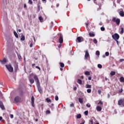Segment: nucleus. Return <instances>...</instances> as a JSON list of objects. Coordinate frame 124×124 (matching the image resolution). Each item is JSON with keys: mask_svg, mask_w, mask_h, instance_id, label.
Instances as JSON below:
<instances>
[{"mask_svg": "<svg viewBox=\"0 0 124 124\" xmlns=\"http://www.w3.org/2000/svg\"><path fill=\"white\" fill-rule=\"evenodd\" d=\"M10 117L11 119H13V118H14V116L13 115V114H10Z\"/></svg>", "mask_w": 124, "mask_h": 124, "instance_id": "obj_46", "label": "nucleus"}, {"mask_svg": "<svg viewBox=\"0 0 124 124\" xmlns=\"http://www.w3.org/2000/svg\"><path fill=\"white\" fill-rule=\"evenodd\" d=\"M120 82H124V77L120 78Z\"/></svg>", "mask_w": 124, "mask_h": 124, "instance_id": "obj_36", "label": "nucleus"}, {"mask_svg": "<svg viewBox=\"0 0 124 124\" xmlns=\"http://www.w3.org/2000/svg\"><path fill=\"white\" fill-rule=\"evenodd\" d=\"M85 124V121H83V122H82L81 123H80V124Z\"/></svg>", "mask_w": 124, "mask_h": 124, "instance_id": "obj_64", "label": "nucleus"}, {"mask_svg": "<svg viewBox=\"0 0 124 124\" xmlns=\"http://www.w3.org/2000/svg\"><path fill=\"white\" fill-rule=\"evenodd\" d=\"M80 78H81V79H84V76H81L80 77Z\"/></svg>", "mask_w": 124, "mask_h": 124, "instance_id": "obj_62", "label": "nucleus"}, {"mask_svg": "<svg viewBox=\"0 0 124 124\" xmlns=\"http://www.w3.org/2000/svg\"><path fill=\"white\" fill-rule=\"evenodd\" d=\"M90 57V54L89 53V50L88 49H87L85 51V55L84 56V59L85 60H88V58Z\"/></svg>", "mask_w": 124, "mask_h": 124, "instance_id": "obj_8", "label": "nucleus"}, {"mask_svg": "<svg viewBox=\"0 0 124 124\" xmlns=\"http://www.w3.org/2000/svg\"><path fill=\"white\" fill-rule=\"evenodd\" d=\"M77 119H81L82 118V115L81 114H78V115H77Z\"/></svg>", "mask_w": 124, "mask_h": 124, "instance_id": "obj_30", "label": "nucleus"}, {"mask_svg": "<svg viewBox=\"0 0 124 124\" xmlns=\"http://www.w3.org/2000/svg\"><path fill=\"white\" fill-rule=\"evenodd\" d=\"M6 62H7V60L5 58H3V60H0V62L1 64H5V63H6Z\"/></svg>", "mask_w": 124, "mask_h": 124, "instance_id": "obj_12", "label": "nucleus"}, {"mask_svg": "<svg viewBox=\"0 0 124 124\" xmlns=\"http://www.w3.org/2000/svg\"><path fill=\"white\" fill-rule=\"evenodd\" d=\"M87 92L88 93H92V89H88L87 90Z\"/></svg>", "mask_w": 124, "mask_h": 124, "instance_id": "obj_34", "label": "nucleus"}, {"mask_svg": "<svg viewBox=\"0 0 124 124\" xmlns=\"http://www.w3.org/2000/svg\"><path fill=\"white\" fill-rule=\"evenodd\" d=\"M97 67L98 68H102V65H101V64H98L97 65Z\"/></svg>", "mask_w": 124, "mask_h": 124, "instance_id": "obj_37", "label": "nucleus"}, {"mask_svg": "<svg viewBox=\"0 0 124 124\" xmlns=\"http://www.w3.org/2000/svg\"><path fill=\"white\" fill-rule=\"evenodd\" d=\"M95 54H96V56H99V55H100V52H99V51L97 50L96 51Z\"/></svg>", "mask_w": 124, "mask_h": 124, "instance_id": "obj_33", "label": "nucleus"}, {"mask_svg": "<svg viewBox=\"0 0 124 124\" xmlns=\"http://www.w3.org/2000/svg\"><path fill=\"white\" fill-rule=\"evenodd\" d=\"M49 107L51 108V110H54V104H51L50 106H49Z\"/></svg>", "mask_w": 124, "mask_h": 124, "instance_id": "obj_28", "label": "nucleus"}, {"mask_svg": "<svg viewBox=\"0 0 124 124\" xmlns=\"http://www.w3.org/2000/svg\"><path fill=\"white\" fill-rule=\"evenodd\" d=\"M112 37L113 39H114V40H118L120 38V35L119 34L115 33L114 35H112Z\"/></svg>", "mask_w": 124, "mask_h": 124, "instance_id": "obj_2", "label": "nucleus"}, {"mask_svg": "<svg viewBox=\"0 0 124 124\" xmlns=\"http://www.w3.org/2000/svg\"><path fill=\"white\" fill-rule=\"evenodd\" d=\"M86 106H87V107H88V108H90V107H91V105L89 104H87L86 105Z\"/></svg>", "mask_w": 124, "mask_h": 124, "instance_id": "obj_49", "label": "nucleus"}, {"mask_svg": "<svg viewBox=\"0 0 124 124\" xmlns=\"http://www.w3.org/2000/svg\"><path fill=\"white\" fill-rule=\"evenodd\" d=\"M88 80H92V77H89L88 78Z\"/></svg>", "mask_w": 124, "mask_h": 124, "instance_id": "obj_60", "label": "nucleus"}, {"mask_svg": "<svg viewBox=\"0 0 124 124\" xmlns=\"http://www.w3.org/2000/svg\"><path fill=\"white\" fill-rule=\"evenodd\" d=\"M34 79L35 81L36 82V85H40V83L39 82V79H38V77L37 76L35 75L34 76Z\"/></svg>", "mask_w": 124, "mask_h": 124, "instance_id": "obj_7", "label": "nucleus"}, {"mask_svg": "<svg viewBox=\"0 0 124 124\" xmlns=\"http://www.w3.org/2000/svg\"><path fill=\"white\" fill-rule=\"evenodd\" d=\"M37 87L40 93H43V91H42V89H41V88L40 87V84L37 85Z\"/></svg>", "mask_w": 124, "mask_h": 124, "instance_id": "obj_13", "label": "nucleus"}, {"mask_svg": "<svg viewBox=\"0 0 124 124\" xmlns=\"http://www.w3.org/2000/svg\"><path fill=\"white\" fill-rule=\"evenodd\" d=\"M14 34L16 38H19V35H18V34L17 33V32H16V31H14Z\"/></svg>", "mask_w": 124, "mask_h": 124, "instance_id": "obj_18", "label": "nucleus"}, {"mask_svg": "<svg viewBox=\"0 0 124 124\" xmlns=\"http://www.w3.org/2000/svg\"><path fill=\"white\" fill-rule=\"evenodd\" d=\"M31 106H32V107H34V97L33 96H31Z\"/></svg>", "mask_w": 124, "mask_h": 124, "instance_id": "obj_11", "label": "nucleus"}, {"mask_svg": "<svg viewBox=\"0 0 124 124\" xmlns=\"http://www.w3.org/2000/svg\"><path fill=\"white\" fill-rule=\"evenodd\" d=\"M55 100L56 101H58V100H59V96L58 95L55 96Z\"/></svg>", "mask_w": 124, "mask_h": 124, "instance_id": "obj_41", "label": "nucleus"}, {"mask_svg": "<svg viewBox=\"0 0 124 124\" xmlns=\"http://www.w3.org/2000/svg\"><path fill=\"white\" fill-rule=\"evenodd\" d=\"M24 8H26V7H27V4H24Z\"/></svg>", "mask_w": 124, "mask_h": 124, "instance_id": "obj_61", "label": "nucleus"}, {"mask_svg": "<svg viewBox=\"0 0 124 124\" xmlns=\"http://www.w3.org/2000/svg\"><path fill=\"white\" fill-rule=\"evenodd\" d=\"M98 104H99V105H103V103L102 102H101V101H100L98 103Z\"/></svg>", "mask_w": 124, "mask_h": 124, "instance_id": "obj_43", "label": "nucleus"}, {"mask_svg": "<svg viewBox=\"0 0 124 124\" xmlns=\"http://www.w3.org/2000/svg\"><path fill=\"white\" fill-rule=\"evenodd\" d=\"M77 83L79 85H82V80L80 79H78L77 81Z\"/></svg>", "mask_w": 124, "mask_h": 124, "instance_id": "obj_24", "label": "nucleus"}, {"mask_svg": "<svg viewBox=\"0 0 124 124\" xmlns=\"http://www.w3.org/2000/svg\"><path fill=\"white\" fill-rule=\"evenodd\" d=\"M124 32V29L123 27L121 28V31L120 32V34H123Z\"/></svg>", "mask_w": 124, "mask_h": 124, "instance_id": "obj_23", "label": "nucleus"}, {"mask_svg": "<svg viewBox=\"0 0 124 124\" xmlns=\"http://www.w3.org/2000/svg\"><path fill=\"white\" fill-rule=\"evenodd\" d=\"M17 57L18 60H22V56H21V55L20 54H17Z\"/></svg>", "mask_w": 124, "mask_h": 124, "instance_id": "obj_31", "label": "nucleus"}, {"mask_svg": "<svg viewBox=\"0 0 124 124\" xmlns=\"http://www.w3.org/2000/svg\"><path fill=\"white\" fill-rule=\"evenodd\" d=\"M118 104L119 106L122 105L124 107V99H121L118 102Z\"/></svg>", "mask_w": 124, "mask_h": 124, "instance_id": "obj_6", "label": "nucleus"}, {"mask_svg": "<svg viewBox=\"0 0 124 124\" xmlns=\"http://www.w3.org/2000/svg\"><path fill=\"white\" fill-rule=\"evenodd\" d=\"M14 100L15 102H20V101H21V97H20V96H16L15 97Z\"/></svg>", "mask_w": 124, "mask_h": 124, "instance_id": "obj_10", "label": "nucleus"}, {"mask_svg": "<svg viewBox=\"0 0 124 124\" xmlns=\"http://www.w3.org/2000/svg\"><path fill=\"white\" fill-rule=\"evenodd\" d=\"M96 109L98 112H101L102 110V108H101V107L97 106Z\"/></svg>", "mask_w": 124, "mask_h": 124, "instance_id": "obj_15", "label": "nucleus"}, {"mask_svg": "<svg viewBox=\"0 0 124 124\" xmlns=\"http://www.w3.org/2000/svg\"><path fill=\"white\" fill-rule=\"evenodd\" d=\"M119 15L121 17H124V11H121L119 13Z\"/></svg>", "mask_w": 124, "mask_h": 124, "instance_id": "obj_17", "label": "nucleus"}, {"mask_svg": "<svg viewBox=\"0 0 124 124\" xmlns=\"http://www.w3.org/2000/svg\"><path fill=\"white\" fill-rule=\"evenodd\" d=\"M98 93L99 94H100L101 93V90H98Z\"/></svg>", "mask_w": 124, "mask_h": 124, "instance_id": "obj_51", "label": "nucleus"}, {"mask_svg": "<svg viewBox=\"0 0 124 124\" xmlns=\"http://www.w3.org/2000/svg\"><path fill=\"white\" fill-rule=\"evenodd\" d=\"M32 46H33V44H32V42H31L30 44V47H31H31H32Z\"/></svg>", "mask_w": 124, "mask_h": 124, "instance_id": "obj_50", "label": "nucleus"}, {"mask_svg": "<svg viewBox=\"0 0 124 124\" xmlns=\"http://www.w3.org/2000/svg\"><path fill=\"white\" fill-rule=\"evenodd\" d=\"M111 76H114V75H116V72L115 71H111L110 73Z\"/></svg>", "mask_w": 124, "mask_h": 124, "instance_id": "obj_22", "label": "nucleus"}, {"mask_svg": "<svg viewBox=\"0 0 124 124\" xmlns=\"http://www.w3.org/2000/svg\"><path fill=\"white\" fill-rule=\"evenodd\" d=\"M39 20L41 23H43V17L42 16L39 17Z\"/></svg>", "mask_w": 124, "mask_h": 124, "instance_id": "obj_21", "label": "nucleus"}, {"mask_svg": "<svg viewBox=\"0 0 124 124\" xmlns=\"http://www.w3.org/2000/svg\"><path fill=\"white\" fill-rule=\"evenodd\" d=\"M115 41H116L117 45H119V41H118V40H115Z\"/></svg>", "mask_w": 124, "mask_h": 124, "instance_id": "obj_56", "label": "nucleus"}, {"mask_svg": "<svg viewBox=\"0 0 124 124\" xmlns=\"http://www.w3.org/2000/svg\"><path fill=\"white\" fill-rule=\"evenodd\" d=\"M119 93H123V89H121V90H119Z\"/></svg>", "mask_w": 124, "mask_h": 124, "instance_id": "obj_52", "label": "nucleus"}, {"mask_svg": "<svg viewBox=\"0 0 124 124\" xmlns=\"http://www.w3.org/2000/svg\"><path fill=\"white\" fill-rule=\"evenodd\" d=\"M13 63L14 64L15 71H17V70L19 69V68L18 67V64H17V62H16V61H14L13 62Z\"/></svg>", "mask_w": 124, "mask_h": 124, "instance_id": "obj_3", "label": "nucleus"}, {"mask_svg": "<svg viewBox=\"0 0 124 124\" xmlns=\"http://www.w3.org/2000/svg\"><path fill=\"white\" fill-rule=\"evenodd\" d=\"M61 47H62V44H61L59 45L58 48H61Z\"/></svg>", "mask_w": 124, "mask_h": 124, "instance_id": "obj_55", "label": "nucleus"}, {"mask_svg": "<svg viewBox=\"0 0 124 124\" xmlns=\"http://www.w3.org/2000/svg\"><path fill=\"white\" fill-rule=\"evenodd\" d=\"M84 114L85 116H87L88 114H89V111L88 110L84 111Z\"/></svg>", "mask_w": 124, "mask_h": 124, "instance_id": "obj_39", "label": "nucleus"}, {"mask_svg": "<svg viewBox=\"0 0 124 124\" xmlns=\"http://www.w3.org/2000/svg\"><path fill=\"white\" fill-rule=\"evenodd\" d=\"M70 107H74V104L72 103L70 105Z\"/></svg>", "mask_w": 124, "mask_h": 124, "instance_id": "obj_47", "label": "nucleus"}, {"mask_svg": "<svg viewBox=\"0 0 124 124\" xmlns=\"http://www.w3.org/2000/svg\"><path fill=\"white\" fill-rule=\"evenodd\" d=\"M20 40H22V41H24L25 40V35H24V34L21 35V38L20 39Z\"/></svg>", "mask_w": 124, "mask_h": 124, "instance_id": "obj_26", "label": "nucleus"}, {"mask_svg": "<svg viewBox=\"0 0 124 124\" xmlns=\"http://www.w3.org/2000/svg\"><path fill=\"white\" fill-rule=\"evenodd\" d=\"M89 35L90 37H94L95 36V34L93 32H89Z\"/></svg>", "mask_w": 124, "mask_h": 124, "instance_id": "obj_16", "label": "nucleus"}, {"mask_svg": "<svg viewBox=\"0 0 124 124\" xmlns=\"http://www.w3.org/2000/svg\"><path fill=\"white\" fill-rule=\"evenodd\" d=\"M90 123H91V124H93V121L91 120Z\"/></svg>", "mask_w": 124, "mask_h": 124, "instance_id": "obj_58", "label": "nucleus"}, {"mask_svg": "<svg viewBox=\"0 0 124 124\" xmlns=\"http://www.w3.org/2000/svg\"><path fill=\"white\" fill-rule=\"evenodd\" d=\"M5 66L10 72H13V67L11 65H5Z\"/></svg>", "mask_w": 124, "mask_h": 124, "instance_id": "obj_4", "label": "nucleus"}, {"mask_svg": "<svg viewBox=\"0 0 124 124\" xmlns=\"http://www.w3.org/2000/svg\"><path fill=\"white\" fill-rule=\"evenodd\" d=\"M36 68H37V69H39V70H40V67H39V66H36Z\"/></svg>", "mask_w": 124, "mask_h": 124, "instance_id": "obj_53", "label": "nucleus"}, {"mask_svg": "<svg viewBox=\"0 0 124 124\" xmlns=\"http://www.w3.org/2000/svg\"><path fill=\"white\" fill-rule=\"evenodd\" d=\"M42 1H43V2H44L45 3H46V0H42Z\"/></svg>", "mask_w": 124, "mask_h": 124, "instance_id": "obj_59", "label": "nucleus"}, {"mask_svg": "<svg viewBox=\"0 0 124 124\" xmlns=\"http://www.w3.org/2000/svg\"><path fill=\"white\" fill-rule=\"evenodd\" d=\"M101 31H105V28H104V27H102L100 28Z\"/></svg>", "mask_w": 124, "mask_h": 124, "instance_id": "obj_38", "label": "nucleus"}, {"mask_svg": "<svg viewBox=\"0 0 124 124\" xmlns=\"http://www.w3.org/2000/svg\"><path fill=\"white\" fill-rule=\"evenodd\" d=\"M46 100L47 102H51V99L49 98H46Z\"/></svg>", "mask_w": 124, "mask_h": 124, "instance_id": "obj_35", "label": "nucleus"}, {"mask_svg": "<svg viewBox=\"0 0 124 124\" xmlns=\"http://www.w3.org/2000/svg\"><path fill=\"white\" fill-rule=\"evenodd\" d=\"M30 82L31 84H33V83H34V79H33V78H31L30 79Z\"/></svg>", "mask_w": 124, "mask_h": 124, "instance_id": "obj_27", "label": "nucleus"}, {"mask_svg": "<svg viewBox=\"0 0 124 124\" xmlns=\"http://www.w3.org/2000/svg\"><path fill=\"white\" fill-rule=\"evenodd\" d=\"M46 114H50L51 113V111H50V110H47L46 111Z\"/></svg>", "mask_w": 124, "mask_h": 124, "instance_id": "obj_42", "label": "nucleus"}, {"mask_svg": "<svg viewBox=\"0 0 124 124\" xmlns=\"http://www.w3.org/2000/svg\"><path fill=\"white\" fill-rule=\"evenodd\" d=\"M60 66L62 68L64 67V64L63 62H60Z\"/></svg>", "mask_w": 124, "mask_h": 124, "instance_id": "obj_29", "label": "nucleus"}, {"mask_svg": "<svg viewBox=\"0 0 124 124\" xmlns=\"http://www.w3.org/2000/svg\"><path fill=\"white\" fill-rule=\"evenodd\" d=\"M0 108H1L2 110H5V108H4V106L3 105V103L1 101H0Z\"/></svg>", "mask_w": 124, "mask_h": 124, "instance_id": "obj_14", "label": "nucleus"}, {"mask_svg": "<svg viewBox=\"0 0 124 124\" xmlns=\"http://www.w3.org/2000/svg\"><path fill=\"white\" fill-rule=\"evenodd\" d=\"M93 43H94V44H97V40H96V39H95V38L93 39Z\"/></svg>", "mask_w": 124, "mask_h": 124, "instance_id": "obj_32", "label": "nucleus"}, {"mask_svg": "<svg viewBox=\"0 0 124 124\" xmlns=\"http://www.w3.org/2000/svg\"><path fill=\"white\" fill-rule=\"evenodd\" d=\"M84 41V38L83 37L79 36L77 38L76 42H78V43H80V42H82Z\"/></svg>", "mask_w": 124, "mask_h": 124, "instance_id": "obj_5", "label": "nucleus"}, {"mask_svg": "<svg viewBox=\"0 0 124 124\" xmlns=\"http://www.w3.org/2000/svg\"><path fill=\"white\" fill-rule=\"evenodd\" d=\"M109 52L107 51L105 52V56H106V57H108V56H109Z\"/></svg>", "mask_w": 124, "mask_h": 124, "instance_id": "obj_40", "label": "nucleus"}, {"mask_svg": "<svg viewBox=\"0 0 124 124\" xmlns=\"http://www.w3.org/2000/svg\"><path fill=\"white\" fill-rule=\"evenodd\" d=\"M106 55H103L102 56V57H103V58H106Z\"/></svg>", "mask_w": 124, "mask_h": 124, "instance_id": "obj_63", "label": "nucleus"}, {"mask_svg": "<svg viewBox=\"0 0 124 124\" xmlns=\"http://www.w3.org/2000/svg\"><path fill=\"white\" fill-rule=\"evenodd\" d=\"M78 101L80 103V104H83V98H79Z\"/></svg>", "mask_w": 124, "mask_h": 124, "instance_id": "obj_20", "label": "nucleus"}, {"mask_svg": "<svg viewBox=\"0 0 124 124\" xmlns=\"http://www.w3.org/2000/svg\"><path fill=\"white\" fill-rule=\"evenodd\" d=\"M37 12H39V11H40V5L39 4V3H38L37 4Z\"/></svg>", "mask_w": 124, "mask_h": 124, "instance_id": "obj_19", "label": "nucleus"}, {"mask_svg": "<svg viewBox=\"0 0 124 124\" xmlns=\"http://www.w3.org/2000/svg\"><path fill=\"white\" fill-rule=\"evenodd\" d=\"M53 27V22H51V25H50V28H52Z\"/></svg>", "mask_w": 124, "mask_h": 124, "instance_id": "obj_57", "label": "nucleus"}, {"mask_svg": "<svg viewBox=\"0 0 124 124\" xmlns=\"http://www.w3.org/2000/svg\"><path fill=\"white\" fill-rule=\"evenodd\" d=\"M85 75H90V72L89 71H86L85 72Z\"/></svg>", "mask_w": 124, "mask_h": 124, "instance_id": "obj_44", "label": "nucleus"}, {"mask_svg": "<svg viewBox=\"0 0 124 124\" xmlns=\"http://www.w3.org/2000/svg\"><path fill=\"white\" fill-rule=\"evenodd\" d=\"M124 62V59H121L120 60V62Z\"/></svg>", "mask_w": 124, "mask_h": 124, "instance_id": "obj_48", "label": "nucleus"}, {"mask_svg": "<svg viewBox=\"0 0 124 124\" xmlns=\"http://www.w3.org/2000/svg\"><path fill=\"white\" fill-rule=\"evenodd\" d=\"M29 4H32V0H29Z\"/></svg>", "mask_w": 124, "mask_h": 124, "instance_id": "obj_45", "label": "nucleus"}, {"mask_svg": "<svg viewBox=\"0 0 124 124\" xmlns=\"http://www.w3.org/2000/svg\"><path fill=\"white\" fill-rule=\"evenodd\" d=\"M112 21H113L114 23H116L118 26H119V25H120V23H121V20L120 18H117L116 19V17H113Z\"/></svg>", "mask_w": 124, "mask_h": 124, "instance_id": "obj_1", "label": "nucleus"}, {"mask_svg": "<svg viewBox=\"0 0 124 124\" xmlns=\"http://www.w3.org/2000/svg\"><path fill=\"white\" fill-rule=\"evenodd\" d=\"M86 89H91L92 88V85L90 84H87L86 86Z\"/></svg>", "mask_w": 124, "mask_h": 124, "instance_id": "obj_25", "label": "nucleus"}, {"mask_svg": "<svg viewBox=\"0 0 124 124\" xmlns=\"http://www.w3.org/2000/svg\"><path fill=\"white\" fill-rule=\"evenodd\" d=\"M59 42L61 44H62V43L63 42V38L62 37V34H60V38L59 39Z\"/></svg>", "mask_w": 124, "mask_h": 124, "instance_id": "obj_9", "label": "nucleus"}, {"mask_svg": "<svg viewBox=\"0 0 124 124\" xmlns=\"http://www.w3.org/2000/svg\"><path fill=\"white\" fill-rule=\"evenodd\" d=\"M73 90H74V91H76L77 90V87H74Z\"/></svg>", "mask_w": 124, "mask_h": 124, "instance_id": "obj_54", "label": "nucleus"}]
</instances>
